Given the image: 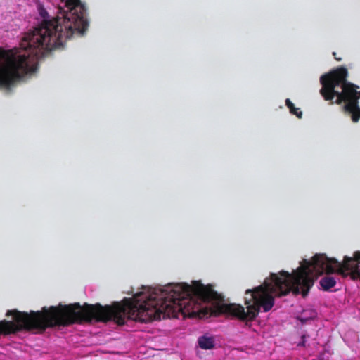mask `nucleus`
I'll return each instance as SVG.
<instances>
[{
  "label": "nucleus",
  "instance_id": "1",
  "mask_svg": "<svg viewBox=\"0 0 360 360\" xmlns=\"http://www.w3.org/2000/svg\"><path fill=\"white\" fill-rule=\"evenodd\" d=\"M335 272L360 278V252L345 257L342 262L324 254H316L309 260L303 259L291 272L271 273L262 284L245 291L246 310L240 304L225 302L211 286L200 281L172 283L157 288L143 286L131 298H127V318L148 322L180 315L204 318L225 314L250 321L260 309L264 312L271 310L276 297L290 292L306 296L318 276Z\"/></svg>",
  "mask_w": 360,
  "mask_h": 360
},
{
  "label": "nucleus",
  "instance_id": "2",
  "mask_svg": "<svg viewBox=\"0 0 360 360\" xmlns=\"http://www.w3.org/2000/svg\"><path fill=\"white\" fill-rule=\"evenodd\" d=\"M56 18L44 20L26 33L18 48L0 52V86H8L35 72L31 55L44 56L61 46L74 33L83 34L88 26L85 8L79 0H62Z\"/></svg>",
  "mask_w": 360,
  "mask_h": 360
},
{
  "label": "nucleus",
  "instance_id": "3",
  "mask_svg": "<svg viewBox=\"0 0 360 360\" xmlns=\"http://www.w3.org/2000/svg\"><path fill=\"white\" fill-rule=\"evenodd\" d=\"M347 70L340 68L322 75L320 93L326 101L335 98V102L338 104L345 102V110L351 114L352 121L356 122L360 118V108L357 105L360 91H357L358 86L347 82Z\"/></svg>",
  "mask_w": 360,
  "mask_h": 360
},
{
  "label": "nucleus",
  "instance_id": "4",
  "mask_svg": "<svg viewBox=\"0 0 360 360\" xmlns=\"http://www.w3.org/2000/svg\"><path fill=\"white\" fill-rule=\"evenodd\" d=\"M199 347L202 349H212L215 346V339L213 336L204 335L198 340Z\"/></svg>",
  "mask_w": 360,
  "mask_h": 360
},
{
  "label": "nucleus",
  "instance_id": "5",
  "mask_svg": "<svg viewBox=\"0 0 360 360\" xmlns=\"http://www.w3.org/2000/svg\"><path fill=\"white\" fill-rule=\"evenodd\" d=\"M336 283L335 278L332 276H326L322 278L320 281L321 287L324 290H328L333 287Z\"/></svg>",
  "mask_w": 360,
  "mask_h": 360
},
{
  "label": "nucleus",
  "instance_id": "6",
  "mask_svg": "<svg viewBox=\"0 0 360 360\" xmlns=\"http://www.w3.org/2000/svg\"><path fill=\"white\" fill-rule=\"evenodd\" d=\"M316 312L314 310H304L302 314L298 317L302 323H305L308 320L312 319L316 316Z\"/></svg>",
  "mask_w": 360,
  "mask_h": 360
},
{
  "label": "nucleus",
  "instance_id": "7",
  "mask_svg": "<svg viewBox=\"0 0 360 360\" xmlns=\"http://www.w3.org/2000/svg\"><path fill=\"white\" fill-rule=\"evenodd\" d=\"M285 103L292 114L295 115L298 118L302 117V112L300 111L298 108H295L293 103L290 101V99H286Z\"/></svg>",
  "mask_w": 360,
  "mask_h": 360
}]
</instances>
